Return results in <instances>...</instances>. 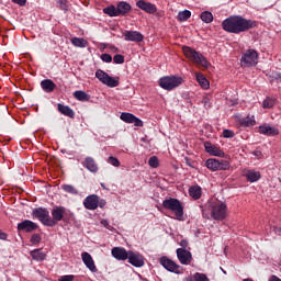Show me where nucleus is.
Masks as SVG:
<instances>
[{"label":"nucleus","mask_w":281,"mask_h":281,"mask_svg":"<svg viewBox=\"0 0 281 281\" xmlns=\"http://www.w3.org/2000/svg\"><path fill=\"white\" fill-rule=\"evenodd\" d=\"M81 260L83 265H86L87 269L91 271V273H98V267H95V261H93V257H91L89 252H82Z\"/></svg>","instance_id":"4468645a"},{"label":"nucleus","mask_w":281,"mask_h":281,"mask_svg":"<svg viewBox=\"0 0 281 281\" xmlns=\"http://www.w3.org/2000/svg\"><path fill=\"white\" fill-rule=\"evenodd\" d=\"M95 78H98L99 81L102 82V85H106V87H120V81L111 76H109V74H106L104 70L102 69H98L95 71Z\"/></svg>","instance_id":"39448f33"},{"label":"nucleus","mask_w":281,"mask_h":281,"mask_svg":"<svg viewBox=\"0 0 281 281\" xmlns=\"http://www.w3.org/2000/svg\"><path fill=\"white\" fill-rule=\"evenodd\" d=\"M177 258L181 265H190L192 262V252L188 249H177Z\"/></svg>","instance_id":"2eb2a0df"},{"label":"nucleus","mask_w":281,"mask_h":281,"mask_svg":"<svg viewBox=\"0 0 281 281\" xmlns=\"http://www.w3.org/2000/svg\"><path fill=\"white\" fill-rule=\"evenodd\" d=\"M212 216L215 221H223L227 216V205L225 203H217L212 207Z\"/></svg>","instance_id":"6e6552de"},{"label":"nucleus","mask_w":281,"mask_h":281,"mask_svg":"<svg viewBox=\"0 0 281 281\" xmlns=\"http://www.w3.org/2000/svg\"><path fill=\"white\" fill-rule=\"evenodd\" d=\"M101 60L103 63H113V57L110 54H102L101 55Z\"/></svg>","instance_id":"37998d69"},{"label":"nucleus","mask_w":281,"mask_h":281,"mask_svg":"<svg viewBox=\"0 0 281 281\" xmlns=\"http://www.w3.org/2000/svg\"><path fill=\"white\" fill-rule=\"evenodd\" d=\"M31 243L32 245H38V243H41V235L33 234L31 237Z\"/></svg>","instance_id":"c03bdc74"},{"label":"nucleus","mask_w":281,"mask_h":281,"mask_svg":"<svg viewBox=\"0 0 281 281\" xmlns=\"http://www.w3.org/2000/svg\"><path fill=\"white\" fill-rule=\"evenodd\" d=\"M113 63H115V65H124V55H115L113 57Z\"/></svg>","instance_id":"a19ab883"},{"label":"nucleus","mask_w":281,"mask_h":281,"mask_svg":"<svg viewBox=\"0 0 281 281\" xmlns=\"http://www.w3.org/2000/svg\"><path fill=\"white\" fill-rule=\"evenodd\" d=\"M35 229H38V224L30 220H24L23 222L18 224V232H25L26 234H30L32 232H35Z\"/></svg>","instance_id":"f8f14e48"},{"label":"nucleus","mask_w":281,"mask_h":281,"mask_svg":"<svg viewBox=\"0 0 281 281\" xmlns=\"http://www.w3.org/2000/svg\"><path fill=\"white\" fill-rule=\"evenodd\" d=\"M194 281H210V279L207 278V276H205L204 273H195L194 274Z\"/></svg>","instance_id":"79ce46f5"},{"label":"nucleus","mask_w":281,"mask_h":281,"mask_svg":"<svg viewBox=\"0 0 281 281\" xmlns=\"http://www.w3.org/2000/svg\"><path fill=\"white\" fill-rule=\"evenodd\" d=\"M61 190H64V192H67L68 194H78L77 188L71 184H63Z\"/></svg>","instance_id":"c9c22d12"},{"label":"nucleus","mask_w":281,"mask_h":281,"mask_svg":"<svg viewBox=\"0 0 281 281\" xmlns=\"http://www.w3.org/2000/svg\"><path fill=\"white\" fill-rule=\"evenodd\" d=\"M246 179L250 181V183H255V181H258L260 179V172L259 171H248L246 173Z\"/></svg>","instance_id":"7c9ffc66"},{"label":"nucleus","mask_w":281,"mask_h":281,"mask_svg":"<svg viewBox=\"0 0 281 281\" xmlns=\"http://www.w3.org/2000/svg\"><path fill=\"white\" fill-rule=\"evenodd\" d=\"M200 18L203 23H212V21H214V15L210 11L202 12Z\"/></svg>","instance_id":"473e14b6"},{"label":"nucleus","mask_w":281,"mask_h":281,"mask_svg":"<svg viewBox=\"0 0 281 281\" xmlns=\"http://www.w3.org/2000/svg\"><path fill=\"white\" fill-rule=\"evenodd\" d=\"M259 133L260 135H267L268 137H276V135H280V130L269 124H263L259 126Z\"/></svg>","instance_id":"a211bd4d"},{"label":"nucleus","mask_w":281,"mask_h":281,"mask_svg":"<svg viewBox=\"0 0 281 281\" xmlns=\"http://www.w3.org/2000/svg\"><path fill=\"white\" fill-rule=\"evenodd\" d=\"M74 98L76 100H79V102H89V100H91V95H89L87 92H85L82 90L75 91Z\"/></svg>","instance_id":"bb28decb"},{"label":"nucleus","mask_w":281,"mask_h":281,"mask_svg":"<svg viewBox=\"0 0 281 281\" xmlns=\"http://www.w3.org/2000/svg\"><path fill=\"white\" fill-rule=\"evenodd\" d=\"M104 14H108V16H120V13L117 12V7L110 5L103 9Z\"/></svg>","instance_id":"2f4dec72"},{"label":"nucleus","mask_w":281,"mask_h":281,"mask_svg":"<svg viewBox=\"0 0 281 281\" xmlns=\"http://www.w3.org/2000/svg\"><path fill=\"white\" fill-rule=\"evenodd\" d=\"M120 120H122V122H125L126 124H134V126H144V122L139 117L135 116V114L133 113L123 112L120 115Z\"/></svg>","instance_id":"9d476101"},{"label":"nucleus","mask_w":281,"mask_h":281,"mask_svg":"<svg viewBox=\"0 0 281 281\" xmlns=\"http://www.w3.org/2000/svg\"><path fill=\"white\" fill-rule=\"evenodd\" d=\"M99 205H100V207H104V205H106V201L101 200V201L99 202Z\"/></svg>","instance_id":"4d7b16f0"},{"label":"nucleus","mask_w":281,"mask_h":281,"mask_svg":"<svg viewBox=\"0 0 281 281\" xmlns=\"http://www.w3.org/2000/svg\"><path fill=\"white\" fill-rule=\"evenodd\" d=\"M277 232H279V234H281V227H279V228L277 229Z\"/></svg>","instance_id":"680f3d73"},{"label":"nucleus","mask_w":281,"mask_h":281,"mask_svg":"<svg viewBox=\"0 0 281 281\" xmlns=\"http://www.w3.org/2000/svg\"><path fill=\"white\" fill-rule=\"evenodd\" d=\"M182 50L184 56L189 58L191 63H194L195 65H199L204 69H207V67H210V64L207 63V59L203 56V54L196 52L194 48L189 46H183Z\"/></svg>","instance_id":"f03ea898"},{"label":"nucleus","mask_w":281,"mask_h":281,"mask_svg":"<svg viewBox=\"0 0 281 281\" xmlns=\"http://www.w3.org/2000/svg\"><path fill=\"white\" fill-rule=\"evenodd\" d=\"M269 281H281V279L278 278V276L273 274L270 277Z\"/></svg>","instance_id":"6e6d98bb"},{"label":"nucleus","mask_w":281,"mask_h":281,"mask_svg":"<svg viewBox=\"0 0 281 281\" xmlns=\"http://www.w3.org/2000/svg\"><path fill=\"white\" fill-rule=\"evenodd\" d=\"M101 225H103V227H106V229H111V225H109V220H102Z\"/></svg>","instance_id":"603ef678"},{"label":"nucleus","mask_w":281,"mask_h":281,"mask_svg":"<svg viewBox=\"0 0 281 281\" xmlns=\"http://www.w3.org/2000/svg\"><path fill=\"white\" fill-rule=\"evenodd\" d=\"M189 194L192 199L199 201V199H201V187H191L189 189Z\"/></svg>","instance_id":"c756f323"},{"label":"nucleus","mask_w":281,"mask_h":281,"mask_svg":"<svg viewBox=\"0 0 281 281\" xmlns=\"http://www.w3.org/2000/svg\"><path fill=\"white\" fill-rule=\"evenodd\" d=\"M108 164H111V166H114V168H120V159L113 157V156H110L108 158Z\"/></svg>","instance_id":"ea45409f"},{"label":"nucleus","mask_w":281,"mask_h":281,"mask_svg":"<svg viewBox=\"0 0 281 281\" xmlns=\"http://www.w3.org/2000/svg\"><path fill=\"white\" fill-rule=\"evenodd\" d=\"M188 246H189L188 240H187V239H182V240L180 241V247H181V248H178V249H188Z\"/></svg>","instance_id":"09e8293b"},{"label":"nucleus","mask_w":281,"mask_h":281,"mask_svg":"<svg viewBox=\"0 0 281 281\" xmlns=\"http://www.w3.org/2000/svg\"><path fill=\"white\" fill-rule=\"evenodd\" d=\"M136 5H137V8H139V10L147 12V14H155V12H157V7L150 2L145 1V0L137 1Z\"/></svg>","instance_id":"aec40b11"},{"label":"nucleus","mask_w":281,"mask_h":281,"mask_svg":"<svg viewBox=\"0 0 281 281\" xmlns=\"http://www.w3.org/2000/svg\"><path fill=\"white\" fill-rule=\"evenodd\" d=\"M41 87L45 93H52L56 89V83L52 79H44L41 81Z\"/></svg>","instance_id":"b1692460"},{"label":"nucleus","mask_w":281,"mask_h":281,"mask_svg":"<svg viewBox=\"0 0 281 281\" xmlns=\"http://www.w3.org/2000/svg\"><path fill=\"white\" fill-rule=\"evenodd\" d=\"M184 160H186L187 166H192V164L190 162V158L186 157Z\"/></svg>","instance_id":"13d9d810"},{"label":"nucleus","mask_w":281,"mask_h":281,"mask_svg":"<svg viewBox=\"0 0 281 281\" xmlns=\"http://www.w3.org/2000/svg\"><path fill=\"white\" fill-rule=\"evenodd\" d=\"M181 85H183V78L178 76H167L159 79V86L166 91H172Z\"/></svg>","instance_id":"20e7f679"},{"label":"nucleus","mask_w":281,"mask_h":281,"mask_svg":"<svg viewBox=\"0 0 281 281\" xmlns=\"http://www.w3.org/2000/svg\"><path fill=\"white\" fill-rule=\"evenodd\" d=\"M202 104H204V106H210V99L207 97H204L202 99Z\"/></svg>","instance_id":"5fc2aeb1"},{"label":"nucleus","mask_w":281,"mask_h":281,"mask_svg":"<svg viewBox=\"0 0 281 281\" xmlns=\"http://www.w3.org/2000/svg\"><path fill=\"white\" fill-rule=\"evenodd\" d=\"M33 216H35V218H38V221H41L43 225H46V227H54V221H52V217L49 216V211H47V209H35L33 211Z\"/></svg>","instance_id":"423d86ee"},{"label":"nucleus","mask_w":281,"mask_h":281,"mask_svg":"<svg viewBox=\"0 0 281 281\" xmlns=\"http://www.w3.org/2000/svg\"><path fill=\"white\" fill-rule=\"evenodd\" d=\"M127 260H128L130 265H132V267L139 268V267H144V265H145L144 256H142V254H139V252H134L132 250H130Z\"/></svg>","instance_id":"ddd939ff"},{"label":"nucleus","mask_w":281,"mask_h":281,"mask_svg":"<svg viewBox=\"0 0 281 281\" xmlns=\"http://www.w3.org/2000/svg\"><path fill=\"white\" fill-rule=\"evenodd\" d=\"M124 40L132 43H142L144 41V35L138 31H125L123 33Z\"/></svg>","instance_id":"dca6fc26"},{"label":"nucleus","mask_w":281,"mask_h":281,"mask_svg":"<svg viewBox=\"0 0 281 281\" xmlns=\"http://www.w3.org/2000/svg\"><path fill=\"white\" fill-rule=\"evenodd\" d=\"M112 256L115 260H128L130 251L122 247H114L112 248Z\"/></svg>","instance_id":"412c9836"},{"label":"nucleus","mask_w":281,"mask_h":281,"mask_svg":"<svg viewBox=\"0 0 281 281\" xmlns=\"http://www.w3.org/2000/svg\"><path fill=\"white\" fill-rule=\"evenodd\" d=\"M0 240H8V234L0 229Z\"/></svg>","instance_id":"864d4df0"},{"label":"nucleus","mask_w":281,"mask_h":281,"mask_svg":"<svg viewBox=\"0 0 281 281\" xmlns=\"http://www.w3.org/2000/svg\"><path fill=\"white\" fill-rule=\"evenodd\" d=\"M85 167L87 168V170H89V172H92L93 175H95V172H98L99 170L98 164L95 162V159H93V157H86Z\"/></svg>","instance_id":"5701e85b"},{"label":"nucleus","mask_w":281,"mask_h":281,"mask_svg":"<svg viewBox=\"0 0 281 281\" xmlns=\"http://www.w3.org/2000/svg\"><path fill=\"white\" fill-rule=\"evenodd\" d=\"M243 281H254V280L248 278V279H244Z\"/></svg>","instance_id":"052dcab7"},{"label":"nucleus","mask_w":281,"mask_h":281,"mask_svg":"<svg viewBox=\"0 0 281 281\" xmlns=\"http://www.w3.org/2000/svg\"><path fill=\"white\" fill-rule=\"evenodd\" d=\"M204 148L206 153H210L213 157H225V151L211 143H204Z\"/></svg>","instance_id":"4be33fe9"},{"label":"nucleus","mask_w":281,"mask_h":281,"mask_svg":"<svg viewBox=\"0 0 281 281\" xmlns=\"http://www.w3.org/2000/svg\"><path fill=\"white\" fill-rule=\"evenodd\" d=\"M30 254L33 260H36L37 262H43V260L47 258V255H45L41 249L32 250Z\"/></svg>","instance_id":"cd10ccee"},{"label":"nucleus","mask_w":281,"mask_h":281,"mask_svg":"<svg viewBox=\"0 0 281 281\" xmlns=\"http://www.w3.org/2000/svg\"><path fill=\"white\" fill-rule=\"evenodd\" d=\"M57 3H59L60 10H69V7L67 5V0H58Z\"/></svg>","instance_id":"a18cd8bd"},{"label":"nucleus","mask_w":281,"mask_h":281,"mask_svg":"<svg viewBox=\"0 0 281 281\" xmlns=\"http://www.w3.org/2000/svg\"><path fill=\"white\" fill-rule=\"evenodd\" d=\"M241 63L246 65V67H254V65L258 64V52L255 49H248L241 57Z\"/></svg>","instance_id":"1a4fd4ad"},{"label":"nucleus","mask_w":281,"mask_h":281,"mask_svg":"<svg viewBox=\"0 0 281 281\" xmlns=\"http://www.w3.org/2000/svg\"><path fill=\"white\" fill-rule=\"evenodd\" d=\"M100 198L97 194L88 195L83 201L86 210H98Z\"/></svg>","instance_id":"f3484780"},{"label":"nucleus","mask_w":281,"mask_h":281,"mask_svg":"<svg viewBox=\"0 0 281 281\" xmlns=\"http://www.w3.org/2000/svg\"><path fill=\"white\" fill-rule=\"evenodd\" d=\"M57 109L61 115H66L67 117H75L76 113L68 105H64L63 103L57 104Z\"/></svg>","instance_id":"a878e982"},{"label":"nucleus","mask_w":281,"mask_h":281,"mask_svg":"<svg viewBox=\"0 0 281 281\" xmlns=\"http://www.w3.org/2000/svg\"><path fill=\"white\" fill-rule=\"evenodd\" d=\"M196 81L199 82L200 87H202V89H210V81L205 78V76L198 74Z\"/></svg>","instance_id":"c85d7f7f"},{"label":"nucleus","mask_w":281,"mask_h":281,"mask_svg":"<svg viewBox=\"0 0 281 281\" xmlns=\"http://www.w3.org/2000/svg\"><path fill=\"white\" fill-rule=\"evenodd\" d=\"M223 137H226L227 139L234 137V131H232V130H224L223 131Z\"/></svg>","instance_id":"49530a36"},{"label":"nucleus","mask_w":281,"mask_h":281,"mask_svg":"<svg viewBox=\"0 0 281 281\" xmlns=\"http://www.w3.org/2000/svg\"><path fill=\"white\" fill-rule=\"evenodd\" d=\"M87 40L85 38H80V37H72L71 38V44L75 46V47H87Z\"/></svg>","instance_id":"72a5a7b5"},{"label":"nucleus","mask_w":281,"mask_h":281,"mask_svg":"<svg viewBox=\"0 0 281 281\" xmlns=\"http://www.w3.org/2000/svg\"><path fill=\"white\" fill-rule=\"evenodd\" d=\"M262 106L263 109H273L276 106V100L268 98L263 100Z\"/></svg>","instance_id":"4c0bfd02"},{"label":"nucleus","mask_w":281,"mask_h":281,"mask_svg":"<svg viewBox=\"0 0 281 281\" xmlns=\"http://www.w3.org/2000/svg\"><path fill=\"white\" fill-rule=\"evenodd\" d=\"M116 10L119 12V16H124L125 14H128V12H131V4L125 1L119 2L116 5Z\"/></svg>","instance_id":"393cba45"},{"label":"nucleus","mask_w":281,"mask_h":281,"mask_svg":"<svg viewBox=\"0 0 281 281\" xmlns=\"http://www.w3.org/2000/svg\"><path fill=\"white\" fill-rule=\"evenodd\" d=\"M160 265L166 269L167 271H170L171 273H181V266L177 265V262L172 261L171 259H168L167 257L160 258Z\"/></svg>","instance_id":"9b49d317"},{"label":"nucleus","mask_w":281,"mask_h":281,"mask_svg":"<svg viewBox=\"0 0 281 281\" xmlns=\"http://www.w3.org/2000/svg\"><path fill=\"white\" fill-rule=\"evenodd\" d=\"M258 23L254 20H247L240 15H233L222 22V27L229 34H241V32H248L254 30Z\"/></svg>","instance_id":"f257e3e1"},{"label":"nucleus","mask_w":281,"mask_h":281,"mask_svg":"<svg viewBox=\"0 0 281 281\" xmlns=\"http://www.w3.org/2000/svg\"><path fill=\"white\" fill-rule=\"evenodd\" d=\"M254 124H256V120H254V116H247L240 122L241 126H254Z\"/></svg>","instance_id":"e433bc0d"},{"label":"nucleus","mask_w":281,"mask_h":281,"mask_svg":"<svg viewBox=\"0 0 281 281\" xmlns=\"http://www.w3.org/2000/svg\"><path fill=\"white\" fill-rule=\"evenodd\" d=\"M162 207L173 212L177 221H183V204L175 198H169L162 201Z\"/></svg>","instance_id":"7ed1b4c3"},{"label":"nucleus","mask_w":281,"mask_h":281,"mask_svg":"<svg viewBox=\"0 0 281 281\" xmlns=\"http://www.w3.org/2000/svg\"><path fill=\"white\" fill-rule=\"evenodd\" d=\"M58 281H74V276H63L60 279H58Z\"/></svg>","instance_id":"de8ad7c7"},{"label":"nucleus","mask_w":281,"mask_h":281,"mask_svg":"<svg viewBox=\"0 0 281 281\" xmlns=\"http://www.w3.org/2000/svg\"><path fill=\"white\" fill-rule=\"evenodd\" d=\"M223 271V273H227V272H225V270H222Z\"/></svg>","instance_id":"e2e57ef3"},{"label":"nucleus","mask_w":281,"mask_h":281,"mask_svg":"<svg viewBox=\"0 0 281 281\" xmlns=\"http://www.w3.org/2000/svg\"><path fill=\"white\" fill-rule=\"evenodd\" d=\"M150 168H159V158L157 156H151L148 160Z\"/></svg>","instance_id":"58836bf2"},{"label":"nucleus","mask_w":281,"mask_h":281,"mask_svg":"<svg viewBox=\"0 0 281 281\" xmlns=\"http://www.w3.org/2000/svg\"><path fill=\"white\" fill-rule=\"evenodd\" d=\"M192 16V12L190 10L180 11L178 13V21H188Z\"/></svg>","instance_id":"f704fd0d"},{"label":"nucleus","mask_w":281,"mask_h":281,"mask_svg":"<svg viewBox=\"0 0 281 281\" xmlns=\"http://www.w3.org/2000/svg\"><path fill=\"white\" fill-rule=\"evenodd\" d=\"M272 78H273V80H279V82H281V74L280 72H273Z\"/></svg>","instance_id":"3c124183"},{"label":"nucleus","mask_w":281,"mask_h":281,"mask_svg":"<svg viewBox=\"0 0 281 281\" xmlns=\"http://www.w3.org/2000/svg\"><path fill=\"white\" fill-rule=\"evenodd\" d=\"M12 3H16V5H25V3H27V0H11Z\"/></svg>","instance_id":"8fccbe9b"},{"label":"nucleus","mask_w":281,"mask_h":281,"mask_svg":"<svg viewBox=\"0 0 281 281\" xmlns=\"http://www.w3.org/2000/svg\"><path fill=\"white\" fill-rule=\"evenodd\" d=\"M65 212H66L65 206H56L52 210V216H53L52 221L54 223V226L60 223L63 218H65Z\"/></svg>","instance_id":"6ab92c4d"},{"label":"nucleus","mask_w":281,"mask_h":281,"mask_svg":"<svg viewBox=\"0 0 281 281\" xmlns=\"http://www.w3.org/2000/svg\"><path fill=\"white\" fill-rule=\"evenodd\" d=\"M206 168L216 172L218 170H229V161L227 160H218L216 158H210L205 162Z\"/></svg>","instance_id":"0eeeda50"},{"label":"nucleus","mask_w":281,"mask_h":281,"mask_svg":"<svg viewBox=\"0 0 281 281\" xmlns=\"http://www.w3.org/2000/svg\"><path fill=\"white\" fill-rule=\"evenodd\" d=\"M101 187L103 190H106V187L104 186V183H101Z\"/></svg>","instance_id":"bf43d9fd"}]
</instances>
